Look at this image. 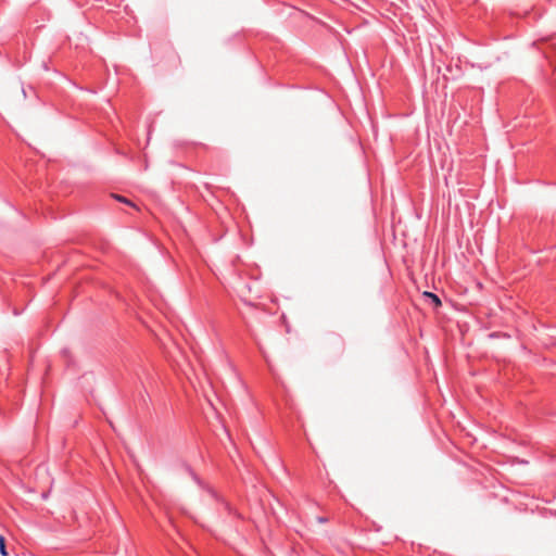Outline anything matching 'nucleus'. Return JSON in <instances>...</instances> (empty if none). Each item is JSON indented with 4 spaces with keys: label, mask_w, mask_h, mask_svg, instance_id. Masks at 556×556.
<instances>
[{
    "label": "nucleus",
    "mask_w": 556,
    "mask_h": 556,
    "mask_svg": "<svg viewBox=\"0 0 556 556\" xmlns=\"http://www.w3.org/2000/svg\"><path fill=\"white\" fill-rule=\"evenodd\" d=\"M318 521H319V522H326V521H327V518H325V517H319V518H318Z\"/></svg>",
    "instance_id": "obj_4"
},
{
    "label": "nucleus",
    "mask_w": 556,
    "mask_h": 556,
    "mask_svg": "<svg viewBox=\"0 0 556 556\" xmlns=\"http://www.w3.org/2000/svg\"><path fill=\"white\" fill-rule=\"evenodd\" d=\"M116 199H117L118 201H122V202H125V203H129V202H128L125 198H123V197L117 195V197H116Z\"/></svg>",
    "instance_id": "obj_3"
},
{
    "label": "nucleus",
    "mask_w": 556,
    "mask_h": 556,
    "mask_svg": "<svg viewBox=\"0 0 556 556\" xmlns=\"http://www.w3.org/2000/svg\"><path fill=\"white\" fill-rule=\"evenodd\" d=\"M63 353H64V355H67L68 351L67 350H63Z\"/></svg>",
    "instance_id": "obj_5"
},
{
    "label": "nucleus",
    "mask_w": 556,
    "mask_h": 556,
    "mask_svg": "<svg viewBox=\"0 0 556 556\" xmlns=\"http://www.w3.org/2000/svg\"><path fill=\"white\" fill-rule=\"evenodd\" d=\"M0 554L2 556H8L5 540L2 535H0Z\"/></svg>",
    "instance_id": "obj_2"
},
{
    "label": "nucleus",
    "mask_w": 556,
    "mask_h": 556,
    "mask_svg": "<svg viewBox=\"0 0 556 556\" xmlns=\"http://www.w3.org/2000/svg\"><path fill=\"white\" fill-rule=\"evenodd\" d=\"M425 295H426V296H428V298H430V299H431V301H432L437 306L441 305V300H440V298H439L437 294H434V293H432V292H425Z\"/></svg>",
    "instance_id": "obj_1"
}]
</instances>
